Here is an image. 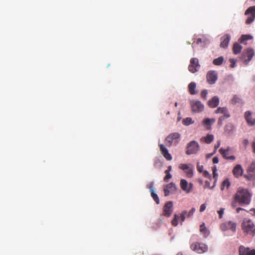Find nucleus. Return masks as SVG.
Segmentation results:
<instances>
[{
  "mask_svg": "<svg viewBox=\"0 0 255 255\" xmlns=\"http://www.w3.org/2000/svg\"><path fill=\"white\" fill-rule=\"evenodd\" d=\"M251 194L247 189L239 188L235 194L234 199L240 204L249 205L251 201Z\"/></svg>",
  "mask_w": 255,
  "mask_h": 255,
  "instance_id": "nucleus-1",
  "label": "nucleus"
},
{
  "mask_svg": "<svg viewBox=\"0 0 255 255\" xmlns=\"http://www.w3.org/2000/svg\"><path fill=\"white\" fill-rule=\"evenodd\" d=\"M242 229L245 235H255V225L253 222L249 219L245 218L241 224Z\"/></svg>",
  "mask_w": 255,
  "mask_h": 255,
  "instance_id": "nucleus-2",
  "label": "nucleus"
},
{
  "mask_svg": "<svg viewBox=\"0 0 255 255\" xmlns=\"http://www.w3.org/2000/svg\"><path fill=\"white\" fill-rule=\"evenodd\" d=\"M199 143L195 140H192L187 145L186 153L187 155L196 154L199 151Z\"/></svg>",
  "mask_w": 255,
  "mask_h": 255,
  "instance_id": "nucleus-3",
  "label": "nucleus"
},
{
  "mask_svg": "<svg viewBox=\"0 0 255 255\" xmlns=\"http://www.w3.org/2000/svg\"><path fill=\"white\" fill-rule=\"evenodd\" d=\"M191 250L199 254H202L207 251V246L202 243H194L191 245Z\"/></svg>",
  "mask_w": 255,
  "mask_h": 255,
  "instance_id": "nucleus-4",
  "label": "nucleus"
},
{
  "mask_svg": "<svg viewBox=\"0 0 255 255\" xmlns=\"http://www.w3.org/2000/svg\"><path fill=\"white\" fill-rule=\"evenodd\" d=\"M245 14L248 15L246 21V23L249 24L254 20L255 18V6L249 7L245 11Z\"/></svg>",
  "mask_w": 255,
  "mask_h": 255,
  "instance_id": "nucleus-5",
  "label": "nucleus"
},
{
  "mask_svg": "<svg viewBox=\"0 0 255 255\" xmlns=\"http://www.w3.org/2000/svg\"><path fill=\"white\" fill-rule=\"evenodd\" d=\"M200 67L199 60L196 58H192L188 66L189 71L192 73H194L199 70Z\"/></svg>",
  "mask_w": 255,
  "mask_h": 255,
  "instance_id": "nucleus-6",
  "label": "nucleus"
},
{
  "mask_svg": "<svg viewBox=\"0 0 255 255\" xmlns=\"http://www.w3.org/2000/svg\"><path fill=\"white\" fill-rule=\"evenodd\" d=\"M254 55V50L252 48H248L243 51L241 58L247 64L252 59Z\"/></svg>",
  "mask_w": 255,
  "mask_h": 255,
  "instance_id": "nucleus-7",
  "label": "nucleus"
},
{
  "mask_svg": "<svg viewBox=\"0 0 255 255\" xmlns=\"http://www.w3.org/2000/svg\"><path fill=\"white\" fill-rule=\"evenodd\" d=\"M237 224L232 221H229L223 223L220 225V229L223 231H226L228 230H231L233 232L235 233L236 231Z\"/></svg>",
  "mask_w": 255,
  "mask_h": 255,
  "instance_id": "nucleus-8",
  "label": "nucleus"
},
{
  "mask_svg": "<svg viewBox=\"0 0 255 255\" xmlns=\"http://www.w3.org/2000/svg\"><path fill=\"white\" fill-rule=\"evenodd\" d=\"M179 168L183 170L188 177L191 178L193 175V166L191 164H180Z\"/></svg>",
  "mask_w": 255,
  "mask_h": 255,
  "instance_id": "nucleus-9",
  "label": "nucleus"
},
{
  "mask_svg": "<svg viewBox=\"0 0 255 255\" xmlns=\"http://www.w3.org/2000/svg\"><path fill=\"white\" fill-rule=\"evenodd\" d=\"M173 212V202L168 201L165 204L163 207L162 215L165 217H169L171 216Z\"/></svg>",
  "mask_w": 255,
  "mask_h": 255,
  "instance_id": "nucleus-10",
  "label": "nucleus"
},
{
  "mask_svg": "<svg viewBox=\"0 0 255 255\" xmlns=\"http://www.w3.org/2000/svg\"><path fill=\"white\" fill-rule=\"evenodd\" d=\"M239 255H255V249H251L249 247H246L241 245L239 248Z\"/></svg>",
  "mask_w": 255,
  "mask_h": 255,
  "instance_id": "nucleus-11",
  "label": "nucleus"
},
{
  "mask_svg": "<svg viewBox=\"0 0 255 255\" xmlns=\"http://www.w3.org/2000/svg\"><path fill=\"white\" fill-rule=\"evenodd\" d=\"M180 185L181 189L186 193H189L192 191L193 184L191 183L188 184L185 179H182L180 180Z\"/></svg>",
  "mask_w": 255,
  "mask_h": 255,
  "instance_id": "nucleus-12",
  "label": "nucleus"
},
{
  "mask_svg": "<svg viewBox=\"0 0 255 255\" xmlns=\"http://www.w3.org/2000/svg\"><path fill=\"white\" fill-rule=\"evenodd\" d=\"M217 73L216 71H209L206 76L207 81L209 84H214L217 80Z\"/></svg>",
  "mask_w": 255,
  "mask_h": 255,
  "instance_id": "nucleus-13",
  "label": "nucleus"
},
{
  "mask_svg": "<svg viewBox=\"0 0 255 255\" xmlns=\"http://www.w3.org/2000/svg\"><path fill=\"white\" fill-rule=\"evenodd\" d=\"M191 106L193 112H202L204 107L200 101L195 100L191 102Z\"/></svg>",
  "mask_w": 255,
  "mask_h": 255,
  "instance_id": "nucleus-14",
  "label": "nucleus"
},
{
  "mask_svg": "<svg viewBox=\"0 0 255 255\" xmlns=\"http://www.w3.org/2000/svg\"><path fill=\"white\" fill-rule=\"evenodd\" d=\"M164 192L165 196H168L170 193H173L176 190V187L175 184L171 182L164 187Z\"/></svg>",
  "mask_w": 255,
  "mask_h": 255,
  "instance_id": "nucleus-15",
  "label": "nucleus"
},
{
  "mask_svg": "<svg viewBox=\"0 0 255 255\" xmlns=\"http://www.w3.org/2000/svg\"><path fill=\"white\" fill-rule=\"evenodd\" d=\"M180 136V134L177 132L171 133L165 139L166 144L167 146H171L173 140L179 138Z\"/></svg>",
  "mask_w": 255,
  "mask_h": 255,
  "instance_id": "nucleus-16",
  "label": "nucleus"
},
{
  "mask_svg": "<svg viewBox=\"0 0 255 255\" xmlns=\"http://www.w3.org/2000/svg\"><path fill=\"white\" fill-rule=\"evenodd\" d=\"M231 39V36L229 34H226L221 38L220 46L224 48H227Z\"/></svg>",
  "mask_w": 255,
  "mask_h": 255,
  "instance_id": "nucleus-17",
  "label": "nucleus"
},
{
  "mask_svg": "<svg viewBox=\"0 0 255 255\" xmlns=\"http://www.w3.org/2000/svg\"><path fill=\"white\" fill-rule=\"evenodd\" d=\"M159 146L161 154L166 158V159L167 160H172V157L171 155L169 153L168 149L164 146V145L160 144L159 145Z\"/></svg>",
  "mask_w": 255,
  "mask_h": 255,
  "instance_id": "nucleus-18",
  "label": "nucleus"
},
{
  "mask_svg": "<svg viewBox=\"0 0 255 255\" xmlns=\"http://www.w3.org/2000/svg\"><path fill=\"white\" fill-rule=\"evenodd\" d=\"M243 172V169L240 164H237L233 168V173L236 177H239L241 176Z\"/></svg>",
  "mask_w": 255,
  "mask_h": 255,
  "instance_id": "nucleus-19",
  "label": "nucleus"
},
{
  "mask_svg": "<svg viewBox=\"0 0 255 255\" xmlns=\"http://www.w3.org/2000/svg\"><path fill=\"white\" fill-rule=\"evenodd\" d=\"M219 104V99L217 96L213 97L208 101V106L212 108L217 107Z\"/></svg>",
  "mask_w": 255,
  "mask_h": 255,
  "instance_id": "nucleus-20",
  "label": "nucleus"
},
{
  "mask_svg": "<svg viewBox=\"0 0 255 255\" xmlns=\"http://www.w3.org/2000/svg\"><path fill=\"white\" fill-rule=\"evenodd\" d=\"M215 120L214 119H205L202 122V124L206 127L207 129H210L211 126L212 124L215 122Z\"/></svg>",
  "mask_w": 255,
  "mask_h": 255,
  "instance_id": "nucleus-21",
  "label": "nucleus"
},
{
  "mask_svg": "<svg viewBox=\"0 0 255 255\" xmlns=\"http://www.w3.org/2000/svg\"><path fill=\"white\" fill-rule=\"evenodd\" d=\"M245 119L250 126H252L255 125V119L253 118L251 113H248V114L245 115Z\"/></svg>",
  "mask_w": 255,
  "mask_h": 255,
  "instance_id": "nucleus-22",
  "label": "nucleus"
},
{
  "mask_svg": "<svg viewBox=\"0 0 255 255\" xmlns=\"http://www.w3.org/2000/svg\"><path fill=\"white\" fill-rule=\"evenodd\" d=\"M214 140V136L212 134H208L206 136H203L201 138V141H204L206 143L209 144Z\"/></svg>",
  "mask_w": 255,
  "mask_h": 255,
  "instance_id": "nucleus-23",
  "label": "nucleus"
},
{
  "mask_svg": "<svg viewBox=\"0 0 255 255\" xmlns=\"http://www.w3.org/2000/svg\"><path fill=\"white\" fill-rule=\"evenodd\" d=\"M196 84L195 82H191L188 85V91L191 95H195L197 93L195 91Z\"/></svg>",
  "mask_w": 255,
  "mask_h": 255,
  "instance_id": "nucleus-24",
  "label": "nucleus"
},
{
  "mask_svg": "<svg viewBox=\"0 0 255 255\" xmlns=\"http://www.w3.org/2000/svg\"><path fill=\"white\" fill-rule=\"evenodd\" d=\"M242 47L238 43H235L233 45V51L235 54H238L241 51Z\"/></svg>",
  "mask_w": 255,
  "mask_h": 255,
  "instance_id": "nucleus-25",
  "label": "nucleus"
},
{
  "mask_svg": "<svg viewBox=\"0 0 255 255\" xmlns=\"http://www.w3.org/2000/svg\"><path fill=\"white\" fill-rule=\"evenodd\" d=\"M150 191L151 192V196L152 197V198L153 199V200L155 201V202L157 204H159L160 201L158 198V197L157 195L154 193V191L151 186L150 187Z\"/></svg>",
  "mask_w": 255,
  "mask_h": 255,
  "instance_id": "nucleus-26",
  "label": "nucleus"
},
{
  "mask_svg": "<svg viewBox=\"0 0 255 255\" xmlns=\"http://www.w3.org/2000/svg\"><path fill=\"white\" fill-rule=\"evenodd\" d=\"M231 103L232 104H237L238 103H242V100L237 95H234L233 99H232Z\"/></svg>",
  "mask_w": 255,
  "mask_h": 255,
  "instance_id": "nucleus-27",
  "label": "nucleus"
},
{
  "mask_svg": "<svg viewBox=\"0 0 255 255\" xmlns=\"http://www.w3.org/2000/svg\"><path fill=\"white\" fill-rule=\"evenodd\" d=\"M224 61V57L220 56L213 60V63L215 65H221Z\"/></svg>",
  "mask_w": 255,
  "mask_h": 255,
  "instance_id": "nucleus-28",
  "label": "nucleus"
},
{
  "mask_svg": "<svg viewBox=\"0 0 255 255\" xmlns=\"http://www.w3.org/2000/svg\"><path fill=\"white\" fill-rule=\"evenodd\" d=\"M229 151V147H228L227 149H223L222 148H220L219 149V152L221 153V154L222 155L223 158L225 159H226L228 157L227 155L228 153V152Z\"/></svg>",
  "mask_w": 255,
  "mask_h": 255,
  "instance_id": "nucleus-29",
  "label": "nucleus"
},
{
  "mask_svg": "<svg viewBox=\"0 0 255 255\" xmlns=\"http://www.w3.org/2000/svg\"><path fill=\"white\" fill-rule=\"evenodd\" d=\"M200 232L204 234L205 237H206L209 235V232L204 223L200 225Z\"/></svg>",
  "mask_w": 255,
  "mask_h": 255,
  "instance_id": "nucleus-30",
  "label": "nucleus"
},
{
  "mask_svg": "<svg viewBox=\"0 0 255 255\" xmlns=\"http://www.w3.org/2000/svg\"><path fill=\"white\" fill-rule=\"evenodd\" d=\"M253 38L251 35H242L240 39V42L242 43H245V41Z\"/></svg>",
  "mask_w": 255,
  "mask_h": 255,
  "instance_id": "nucleus-31",
  "label": "nucleus"
},
{
  "mask_svg": "<svg viewBox=\"0 0 255 255\" xmlns=\"http://www.w3.org/2000/svg\"><path fill=\"white\" fill-rule=\"evenodd\" d=\"M230 185V183L229 180L228 179H226L223 182L221 187V189L222 190H223L225 187H226L227 189L229 187Z\"/></svg>",
  "mask_w": 255,
  "mask_h": 255,
  "instance_id": "nucleus-32",
  "label": "nucleus"
},
{
  "mask_svg": "<svg viewBox=\"0 0 255 255\" xmlns=\"http://www.w3.org/2000/svg\"><path fill=\"white\" fill-rule=\"evenodd\" d=\"M182 123L185 126H189L194 123L191 118H186L182 120Z\"/></svg>",
  "mask_w": 255,
  "mask_h": 255,
  "instance_id": "nucleus-33",
  "label": "nucleus"
},
{
  "mask_svg": "<svg viewBox=\"0 0 255 255\" xmlns=\"http://www.w3.org/2000/svg\"><path fill=\"white\" fill-rule=\"evenodd\" d=\"M213 178L215 179L214 183H216L218 178L217 169L216 166L212 167Z\"/></svg>",
  "mask_w": 255,
  "mask_h": 255,
  "instance_id": "nucleus-34",
  "label": "nucleus"
},
{
  "mask_svg": "<svg viewBox=\"0 0 255 255\" xmlns=\"http://www.w3.org/2000/svg\"><path fill=\"white\" fill-rule=\"evenodd\" d=\"M248 171L255 174V161L253 162L248 169Z\"/></svg>",
  "mask_w": 255,
  "mask_h": 255,
  "instance_id": "nucleus-35",
  "label": "nucleus"
},
{
  "mask_svg": "<svg viewBox=\"0 0 255 255\" xmlns=\"http://www.w3.org/2000/svg\"><path fill=\"white\" fill-rule=\"evenodd\" d=\"M179 216H177L176 214H175L174 215V218L171 221V224L173 226H177L178 224V220Z\"/></svg>",
  "mask_w": 255,
  "mask_h": 255,
  "instance_id": "nucleus-36",
  "label": "nucleus"
},
{
  "mask_svg": "<svg viewBox=\"0 0 255 255\" xmlns=\"http://www.w3.org/2000/svg\"><path fill=\"white\" fill-rule=\"evenodd\" d=\"M196 211V209L195 208H192L188 212H187V214H186V217L190 218L194 214V212Z\"/></svg>",
  "mask_w": 255,
  "mask_h": 255,
  "instance_id": "nucleus-37",
  "label": "nucleus"
},
{
  "mask_svg": "<svg viewBox=\"0 0 255 255\" xmlns=\"http://www.w3.org/2000/svg\"><path fill=\"white\" fill-rule=\"evenodd\" d=\"M166 174L165 176L164 177V181L165 182H168V180L171 178L172 175L170 172H165Z\"/></svg>",
  "mask_w": 255,
  "mask_h": 255,
  "instance_id": "nucleus-38",
  "label": "nucleus"
},
{
  "mask_svg": "<svg viewBox=\"0 0 255 255\" xmlns=\"http://www.w3.org/2000/svg\"><path fill=\"white\" fill-rule=\"evenodd\" d=\"M187 214V211H183L181 214V221L182 222H183L184 221L185 219V218L186 217V214Z\"/></svg>",
  "mask_w": 255,
  "mask_h": 255,
  "instance_id": "nucleus-39",
  "label": "nucleus"
},
{
  "mask_svg": "<svg viewBox=\"0 0 255 255\" xmlns=\"http://www.w3.org/2000/svg\"><path fill=\"white\" fill-rule=\"evenodd\" d=\"M203 176L206 177V178H209L210 179H211V174L209 173L208 171H207V170H205V171H203Z\"/></svg>",
  "mask_w": 255,
  "mask_h": 255,
  "instance_id": "nucleus-40",
  "label": "nucleus"
},
{
  "mask_svg": "<svg viewBox=\"0 0 255 255\" xmlns=\"http://www.w3.org/2000/svg\"><path fill=\"white\" fill-rule=\"evenodd\" d=\"M207 94H208V91L207 90H204L201 93V96L204 99L206 98Z\"/></svg>",
  "mask_w": 255,
  "mask_h": 255,
  "instance_id": "nucleus-41",
  "label": "nucleus"
},
{
  "mask_svg": "<svg viewBox=\"0 0 255 255\" xmlns=\"http://www.w3.org/2000/svg\"><path fill=\"white\" fill-rule=\"evenodd\" d=\"M224 212V208H221L220 210L218 211V213L219 214V217L220 219L222 218Z\"/></svg>",
  "mask_w": 255,
  "mask_h": 255,
  "instance_id": "nucleus-42",
  "label": "nucleus"
},
{
  "mask_svg": "<svg viewBox=\"0 0 255 255\" xmlns=\"http://www.w3.org/2000/svg\"><path fill=\"white\" fill-rule=\"evenodd\" d=\"M215 185V183H214V185L212 187L210 186V183L208 181H206L205 183V186L210 189H212L214 187V186Z\"/></svg>",
  "mask_w": 255,
  "mask_h": 255,
  "instance_id": "nucleus-43",
  "label": "nucleus"
},
{
  "mask_svg": "<svg viewBox=\"0 0 255 255\" xmlns=\"http://www.w3.org/2000/svg\"><path fill=\"white\" fill-rule=\"evenodd\" d=\"M230 61L231 63V64L230 65V67L231 68H234L236 65V60L234 59H230Z\"/></svg>",
  "mask_w": 255,
  "mask_h": 255,
  "instance_id": "nucleus-44",
  "label": "nucleus"
},
{
  "mask_svg": "<svg viewBox=\"0 0 255 255\" xmlns=\"http://www.w3.org/2000/svg\"><path fill=\"white\" fill-rule=\"evenodd\" d=\"M230 115L228 114H227V113H225V114L223 116H222L219 119V121L220 122H221L225 118H228L229 117H230Z\"/></svg>",
  "mask_w": 255,
  "mask_h": 255,
  "instance_id": "nucleus-45",
  "label": "nucleus"
},
{
  "mask_svg": "<svg viewBox=\"0 0 255 255\" xmlns=\"http://www.w3.org/2000/svg\"><path fill=\"white\" fill-rule=\"evenodd\" d=\"M197 168V170L199 172H202L203 171L204 167L203 165H200L199 164H198Z\"/></svg>",
  "mask_w": 255,
  "mask_h": 255,
  "instance_id": "nucleus-46",
  "label": "nucleus"
},
{
  "mask_svg": "<svg viewBox=\"0 0 255 255\" xmlns=\"http://www.w3.org/2000/svg\"><path fill=\"white\" fill-rule=\"evenodd\" d=\"M206 208V204H203L201 205L200 208V211L201 212H203Z\"/></svg>",
  "mask_w": 255,
  "mask_h": 255,
  "instance_id": "nucleus-47",
  "label": "nucleus"
},
{
  "mask_svg": "<svg viewBox=\"0 0 255 255\" xmlns=\"http://www.w3.org/2000/svg\"><path fill=\"white\" fill-rule=\"evenodd\" d=\"M252 148H253V152L254 153H255V139H254V140L252 142Z\"/></svg>",
  "mask_w": 255,
  "mask_h": 255,
  "instance_id": "nucleus-48",
  "label": "nucleus"
},
{
  "mask_svg": "<svg viewBox=\"0 0 255 255\" xmlns=\"http://www.w3.org/2000/svg\"><path fill=\"white\" fill-rule=\"evenodd\" d=\"M213 162L215 164L218 163L219 162V159L217 157H214L213 158Z\"/></svg>",
  "mask_w": 255,
  "mask_h": 255,
  "instance_id": "nucleus-49",
  "label": "nucleus"
},
{
  "mask_svg": "<svg viewBox=\"0 0 255 255\" xmlns=\"http://www.w3.org/2000/svg\"><path fill=\"white\" fill-rule=\"evenodd\" d=\"M249 140L247 139H245L243 141V143L245 146H246L249 144Z\"/></svg>",
  "mask_w": 255,
  "mask_h": 255,
  "instance_id": "nucleus-50",
  "label": "nucleus"
},
{
  "mask_svg": "<svg viewBox=\"0 0 255 255\" xmlns=\"http://www.w3.org/2000/svg\"><path fill=\"white\" fill-rule=\"evenodd\" d=\"M236 159V157L235 156H228L227 158H226V159H228V160H234L235 159Z\"/></svg>",
  "mask_w": 255,
  "mask_h": 255,
  "instance_id": "nucleus-51",
  "label": "nucleus"
},
{
  "mask_svg": "<svg viewBox=\"0 0 255 255\" xmlns=\"http://www.w3.org/2000/svg\"><path fill=\"white\" fill-rule=\"evenodd\" d=\"M171 169H172L171 166H170V165L168 166L167 167V169L165 171V172H170V171L171 170Z\"/></svg>",
  "mask_w": 255,
  "mask_h": 255,
  "instance_id": "nucleus-52",
  "label": "nucleus"
},
{
  "mask_svg": "<svg viewBox=\"0 0 255 255\" xmlns=\"http://www.w3.org/2000/svg\"><path fill=\"white\" fill-rule=\"evenodd\" d=\"M250 211L251 212V213L255 216V209L252 208L250 210Z\"/></svg>",
  "mask_w": 255,
  "mask_h": 255,
  "instance_id": "nucleus-53",
  "label": "nucleus"
},
{
  "mask_svg": "<svg viewBox=\"0 0 255 255\" xmlns=\"http://www.w3.org/2000/svg\"><path fill=\"white\" fill-rule=\"evenodd\" d=\"M243 210H244L243 208L238 207L236 209V211L238 213L240 212V211Z\"/></svg>",
  "mask_w": 255,
  "mask_h": 255,
  "instance_id": "nucleus-54",
  "label": "nucleus"
},
{
  "mask_svg": "<svg viewBox=\"0 0 255 255\" xmlns=\"http://www.w3.org/2000/svg\"><path fill=\"white\" fill-rule=\"evenodd\" d=\"M220 145V143L219 142L217 145L215 146V149H217Z\"/></svg>",
  "mask_w": 255,
  "mask_h": 255,
  "instance_id": "nucleus-55",
  "label": "nucleus"
},
{
  "mask_svg": "<svg viewBox=\"0 0 255 255\" xmlns=\"http://www.w3.org/2000/svg\"><path fill=\"white\" fill-rule=\"evenodd\" d=\"M232 206L233 207H235L236 206V205H235V203H233L232 204Z\"/></svg>",
  "mask_w": 255,
  "mask_h": 255,
  "instance_id": "nucleus-56",
  "label": "nucleus"
},
{
  "mask_svg": "<svg viewBox=\"0 0 255 255\" xmlns=\"http://www.w3.org/2000/svg\"><path fill=\"white\" fill-rule=\"evenodd\" d=\"M227 110L226 109H225L224 108H223V109L221 110V112H224V111H226Z\"/></svg>",
  "mask_w": 255,
  "mask_h": 255,
  "instance_id": "nucleus-57",
  "label": "nucleus"
},
{
  "mask_svg": "<svg viewBox=\"0 0 255 255\" xmlns=\"http://www.w3.org/2000/svg\"><path fill=\"white\" fill-rule=\"evenodd\" d=\"M220 110H221V108H218V109H217V110H216V112H220Z\"/></svg>",
  "mask_w": 255,
  "mask_h": 255,
  "instance_id": "nucleus-58",
  "label": "nucleus"
},
{
  "mask_svg": "<svg viewBox=\"0 0 255 255\" xmlns=\"http://www.w3.org/2000/svg\"><path fill=\"white\" fill-rule=\"evenodd\" d=\"M176 255H183L181 253H178Z\"/></svg>",
  "mask_w": 255,
  "mask_h": 255,
  "instance_id": "nucleus-59",
  "label": "nucleus"
},
{
  "mask_svg": "<svg viewBox=\"0 0 255 255\" xmlns=\"http://www.w3.org/2000/svg\"><path fill=\"white\" fill-rule=\"evenodd\" d=\"M175 107H177V102H176V103H175Z\"/></svg>",
  "mask_w": 255,
  "mask_h": 255,
  "instance_id": "nucleus-60",
  "label": "nucleus"
},
{
  "mask_svg": "<svg viewBox=\"0 0 255 255\" xmlns=\"http://www.w3.org/2000/svg\"><path fill=\"white\" fill-rule=\"evenodd\" d=\"M197 41H201V39H198Z\"/></svg>",
  "mask_w": 255,
  "mask_h": 255,
  "instance_id": "nucleus-61",
  "label": "nucleus"
},
{
  "mask_svg": "<svg viewBox=\"0 0 255 255\" xmlns=\"http://www.w3.org/2000/svg\"><path fill=\"white\" fill-rule=\"evenodd\" d=\"M213 154V153H212L211 154H209V156H212Z\"/></svg>",
  "mask_w": 255,
  "mask_h": 255,
  "instance_id": "nucleus-62",
  "label": "nucleus"
},
{
  "mask_svg": "<svg viewBox=\"0 0 255 255\" xmlns=\"http://www.w3.org/2000/svg\"><path fill=\"white\" fill-rule=\"evenodd\" d=\"M213 154V153H212L211 154H209V156H212Z\"/></svg>",
  "mask_w": 255,
  "mask_h": 255,
  "instance_id": "nucleus-63",
  "label": "nucleus"
}]
</instances>
